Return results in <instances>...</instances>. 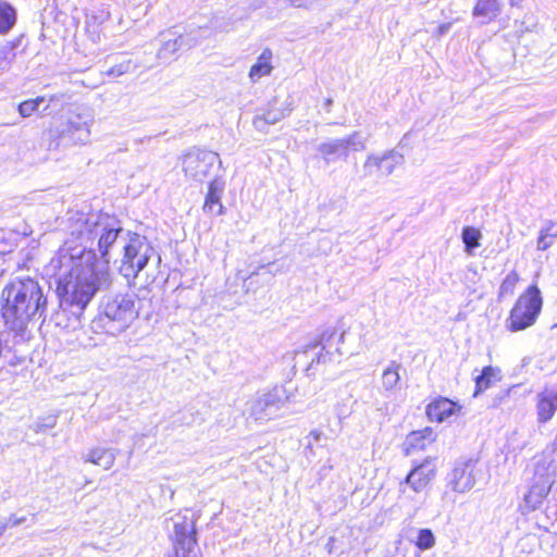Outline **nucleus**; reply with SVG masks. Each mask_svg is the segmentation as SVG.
<instances>
[{
  "label": "nucleus",
  "instance_id": "f257e3e1",
  "mask_svg": "<svg viewBox=\"0 0 557 557\" xmlns=\"http://www.w3.org/2000/svg\"><path fill=\"white\" fill-rule=\"evenodd\" d=\"M75 250L65 242L52 261L57 270L66 271L55 282V294L61 302L84 310L99 290L100 281L107 273L100 268L95 250Z\"/></svg>",
  "mask_w": 557,
  "mask_h": 557
},
{
  "label": "nucleus",
  "instance_id": "f03ea898",
  "mask_svg": "<svg viewBox=\"0 0 557 557\" xmlns=\"http://www.w3.org/2000/svg\"><path fill=\"white\" fill-rule=\"evenodd\" d=\"M47 305V297L38 281L29 276L18 277L1 290L0 315L9 331L22 333L36 315L45 313Z\"/></svg>",
  "mask_w": 557,
  "mask_h": 557
},
{
  "label": "nucleus",
  "instance_id": "7ed1b4c3",
  "mask_svg": "<svg viewBox=\"0 0 557 557\" xmlns=\"http://www.w3.org/2000/svg\"><path fill=\"white\" fill-rule=\"evenodd\" d=\"M543 299L541 290L536 284H531L522 292L507 319V330L510 332H520L532 326L541 313Z\"/></svg>",
  "mask_w": 557,
  "mask_h": 557
},
{
  "label": "nucleus",
  "instance_id": "20e7f679",
  "mask_svg": "<svg viewBox=\"0 0 557 557\" xmlns=\"http://www.w3.org/2000/svg\"><path fill=\"white\" fill-rule=\"evenodd\" d=\"M154 252L153 247L143 237L134 234L124 247L121 272L126 278L135 280L146 268Z\"/></svg>",
  "mask_w": 557,
  "mask_h": 557
},
{
  "label": "nucleus",
  "instance_id": "39448f33",
  "mask_svg": "<svg viewBox=\"0 0 557 557\" xmlns=\"http://www.w3.org/2000/svg\"><path fill=\"white\" fill-rule=\"evenodd\" d=\"M218 153L206 149H194L182 157V168L186 176L202 182L218 162Z\"/></svg>",
  "mask_w": 557,
  "mask_h": 557
},
{
  "label": "nucleus",
  "instance_id": "423d86ee",
  "mask_svg": "<svg viewBox=\"0 0 557 557\" xmlns=\"http://www.w3.org/2000/svg\"><path fill=\"white\" fill-rule=\"evenodd\" d=\"M437 474L435 458L426 457L417 462L405 478V483L417 494L425 492Z\"/></svg>",
  "mask_w": 557,
  "mask_h": 557
},
{
  "label": "nucleus",
  "instance_id": "0eeeda50",
  "mask_svg": "<svg viewBox=\"0 0 557 557\" xmlns=\"http://www.w3.org/2000/svg\"><path fill=\"white\" fill-rule=\"evenodd\" d=\"M104 313L110 320L119 322L121 329L127 327L138 315L134 300L128 296L115 297L109 301Z\"/></svg>",
  "mask_w": 557,
  "mask_h": 557
},
{
  "label": "nucleus",
  "instance_id": "6e6552de",
  "mask_svg": "<svg viewBox=\"0 0 557 557\" xmlns=\"http://www.w3.org/2000/svg\"><path fill=\"white\" fill-rule=\"evenodd\" d=\"M461 406L443 396L435 397L425 407V416L431 422L442 423L459 413Z\"/></svg>",
  "mask_w": 557,
  "mask_h": 557
},
{
  "label": "nucleus",
  "instance_id": "1a4fd4ad",
  "mask_svg": "<svg viewBox=\"0 0 557 557\" xmlns=\"http://www.w3.org/2000/svg\"><path fill=\"white\" fill-rule=\"evenodd\" d=\"M224 182L220 177L211 180L205 195L202 211L209 215H223L226 211L222 202Z\"/></svg>",
  "mask_w": 557,
  "mask_h": 557
},
{
  "label": "nucleus",
  "instance_id": "9d476101",
  "mask_svg": "<svg viewBox=\"0 0 557 557\" xmlns=\"http://www.w3.org/2000/svg\"><path fill=\"white\" fill-rule=\"evenodd\" d=\"M436 441V435L431 426L421 430L411 431L403 444L405 455H411L417 451L426 449Z\"/></svg>",
  "mask_w": 557,
  "mask_h": 557
},
{
  "label": "nucleus",
  "instance_id": "9b49d317",
  "mask_svg": "<svg viewBox=\"0 0 557 557\" xmlns=\"http://www.w3.org/2000/svg\"><path fill=\"white\" fill-rule=\"evenodd\" d=\"M475 483L474 466L463 462L456 466L451 471L450 486L456 493H465L473 487Z\"/></svg>",
  "mask_w": 557,
  "mask_h": 557
},
{
  "label": "nucleus",
  "instance_id": "f8f14e48",
  "mask_svg": "<svg viewBox=\"0 0 557 557\" xmlns=\"http://www.w3.org/2000/svg\"><path fill=\"white\" fill-rule=\"evenodd\" d=\"M397 159L394 152H385L381 156H369L364 162V169L369 174L376 176H388L397 165Z\"/></svg>",
  "mask_w": 557,
  "mask_h": 557
},
{
  "label": "nucleus",
  "instance_id": "ddd939ff",
  "mask_svg": "<svg viewBox=\"0 0 557 557\" xmlns=\"http://www.w3.org/2000/svg\"><path fill=\"white\" fill-rule=\"evenodd\" d=\"M557 410V392L550 388H544L537 395L536 413L540 423L549 421Z\"/></svg>",
  "mask_w": 557,
  "mask_h": 557
},
{
  "label": "nucleus",
  "instance_id": "4468645a",
  "mask_svg": "<svg viewBox=\"0 0 557 557\" xmlns=\"http://www.w3.org/2000/svg\"><path fill=\"white\" fill-rule=\"evenodd\" d=\"M272 58H273V54H272L271 49L265 48L262 50V52L258 57L256 63L251 65L249 73H248L249 78L252 82H256V81L260 79L261 77L268 76L271 74V72L273 70Z\"/></svg>",
  "mask_w": 557,
  "mask_h": 557
},
{
  "label": "nucleus",
  "instance_id": "2eb2a0df",
  "mask_svg": "<svg viewBox=\"0 0 557 557\" xmlns=\"http://www.w3.org/2000/svg\"><path fill=\"white\" fill-rule=\"evenodd\" d=\"M121 233V228H108L104 230V232L100 235L98 239V249L100 251V268L104 270V272H108V253L109 249L112 247V245L116 242L119 235Z\"/></svg>",
  "mask_w": 557,
  "mask_h": 557
},
{
  "label": "nucleus",
  "instance_id": "dca6fc26",
  "mask_svg": "<svg viewBox=\"0 0 557 557\" xmlns=\"http://www.w3.org/2000/svg\"><path fill=\"white\" fill-rule=\"evenodd\" d=\"M500 10L502 3L499 0H476L472 8V15L492 22L499 15Z\"/></svg>",
  "mask_w": 557,
  "mask_h": 557
},
{
  "label": "nucleus",
  "instance_id": "f3484780",
  "mask_svg": "<svg viewBox=\"0 0 557 557\" xmlns=\"http://www.w3.org/2000/svg\"><path fill=\"white\" fill-rule=\"evenodd\" d=\"M498 373L499 370L492 366L484 367L481 374L475 377L474 396L490 388L492 383L497 380Z\"/></svg>",
  "mask_w": 557,
  "mask_h": 557
},
{
  "label": "nucleus",
  "instance_id": "a211bd4d",
  "mask_svg": "<svg viewBox=\"0 0 557 557\" xmlns=\"http://www.w3.org/2000/svg\"><path fill=\"white\" fill-rule=\"evenodd\" d=\"M87 461L109 469L114 463V455L106 448H94L88 453Z\"/></svg>",
  "mask_w": 557,
  "mask_h": 557
},
{
  "label": "nucleus",
  "instance_id": "6ab92c4d",
  "mask_svg": "<svg viewBox=\"0 0 557 557\" xmlns=\"http://www.w3.org/2000/svg\"><path fill=\"white\" fill-rule=\"evenodd\" d=\"M555 238H557V221H548L537 237V250L548 249Z\"/></svg>",
  "mask_w": 557,
  "mask_h": 557
},
{
  "label": "nucleus",
  "instance_id": "aec40b11",
  "mask_svg": "<svg viewBox=\"0 0 557 557\" xmlns=\"http://www.w3.org/2000/svg\"><path fill=\"white\" fill-rule=\"evenodd\" d=\"M16 22V13L14 8L5 2L0 1V34H7Z\"/></svg>",
  "mask_w": 557,
  "mask_h": 557
},
{
  "label": "nucleus",
  "instance_id": "412c9836",
  "mask_svg": "<svg viewBox=\"0 0 557 557\" xmlns=\"http://www.w3.org/2000/svg\"><path fill=\"white\" fill-rule=\"evenodd\" d=\"M465 250L468 255H472L473 250L480 247L482 233L479 228L473 226H465L461 233Z\"/></svg>",
  "mask_w": 557,
  "mask_h": 557
},
{
  "label": "nucleus",
  "instance_id": "4be33fe9",
  "mask_svg": "<svg viewBox=\"0 0 557 557\" xmlns=\"http://www.w3.org/2000/svg\"><path fill=\"white\" fill-rule=\"evenodd\" d=\"M400 364L396 361H392L387 368L384 369L382 373V385L384 389L392 391L394 389L399 381H400Z\"/></svg>",
  "mask_w": 557,
  "mask_h": 557
},
{
  "label": "nucleus",
  "instance_id": "5701e85b",
  "mask_svg": "<svg viewBox=\"0 0 557 557\" xmlns=\"http://www.w3.org/2000/svg\"><path fill=\"white\" fill-rule=\"evenodd\" d=\"M520 282V275L517 271L509 272L503 280L499 287V296H511L513 295L517 284Z\"/></svg>",
  "mask_w": 557,
  "mask_h": 557
},
{
  "label": "nucleus",
  "instance_id": "b1692460",
  "mask_svg": "<svg viewBox=\"0 0 557 557\" xmlns=\"http://www.w3.org/2000/svg\"><path fill=\"white\" fill-rule=\"evenodd\" d=\"M414 545L420 550L431 549L435 545V536L431 529H421L418 532Z\"/></svg>",
  "mask_w": 557,
  "mask_h": 557
},
{
  "label": "nucleus",
  "instance_id": "393cba45",
  "mask_svg": "<svg viewBox=\"0 0 557 557\" xmlns=\"http://www.w3.org/2000/svg\"><path fill=\"white\" fill-rule=\"evenodd\" d=\"M280 120V114H273L271 110H268L253 119V125L257 129L263 131L268 125L275 124Z\"/></svg>",
  "mask_w": 557,
  "mask_h": 557
},
{
  "label": "nucleus",
  "instance_id": "a878e982",
  "mask_svg": "<svg viewBox=\"0 0 557 557\" xmlns=\"http://www.w3.org/2000/svg\"><path fill=\"white\" fill-rule=\"evenodd\" d=\"M44 101V97H37L34 99H27L18 104V112L23 117L30 116L39 108V104Z\"/></svg>",
  "mask_w": 557,
  "mask_h": 557
},
{
  "label": "nucleus",
  "instance_id": "bb28decb",
  "mask_svg": "<svg viewBox=\"0 0 557 557\" xmlns=\"http://www.w3.org/2000/svg\"><path fill=\"white\" fill-rule=\"evenodd\" d=\"M131 67H132V61L126 60V61H123L119 64L111 66L109 70H107L104 72V75L109 76V77L116 78V77H120V76L128 73L131 71Z\"/></svg>",
  "mask_w": 557,
  "mask_h": 557
},
{
  "label": "nucleus",
  "instance_id": "cd10ccee",
  "mask_svg": "<svg viewBox=\"0 0 557 557\" xmlns=\"http://www.w3.org/2000/svg\"><path fill=\"white\" fill-rule=\"evenodd\" d=\"M338 147H339V145L336 143H327V144L321 145L320 151L324 156H329V154L335 153L338 150Z\"/></svg>",
  "mask_w": 557,
  "mask_h": 557
},
{
  "label": "nucleus",
  "instance_id": "c85d7f7f",
  "mask_svg": "<svg viewBox=\"0 0 557 557\" xmlns=\"http://www.w3.org/2000/svg\"><path fill=\"white\" fill-rule=\"evenodd\" d=\"M449 26H450L449 23L440 25L438 26V35L445 34L448 30Z\"/></svg>",
  "mask_w": 557,
  "mask_h": 557
},
{
  "label": "nucleus",
  "instance_id": "c756f323",
  "mask_svg": "<svg viewBox=\"0 0 557 557\" xmlns=\"http://www.w3.org/2000/svg\"><path fill=\"white\" fill-rule=\"evenodd\" d=\"M290 5L293 7H297V8H300V7H304L305 5V0H287Z\"/></svg>",
  "mask_w": 557,
  "mask_h": 557
},
{
  "label": "nucleus",
  "instance_id": "7c9ffc66",
  "mask_svg": "<svg viewBox=\"0 0 557 557\" xmlns=\"http://www.w3.org/2000/svg\"><path fill=\"white\" fill-rule=\"evenodd\" d=\"M5 529H7V524L5 523H1L0 524V536L4 533Z\"/></svg>",
  "mask_w": 557,
  "mask_h": 557
}]
</instances>
